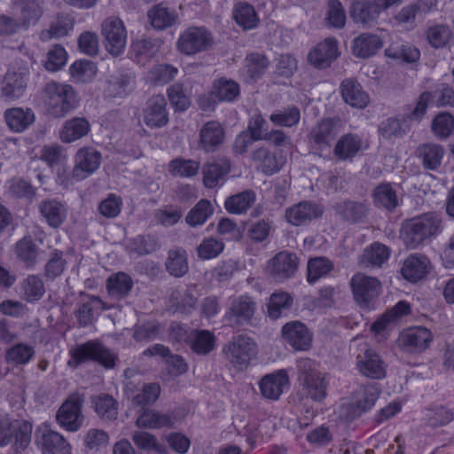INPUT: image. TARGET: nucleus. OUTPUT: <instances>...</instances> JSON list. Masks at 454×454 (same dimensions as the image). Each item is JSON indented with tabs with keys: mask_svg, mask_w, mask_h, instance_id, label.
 I'll list each match as a JSON object with an SVG mask.
<instances>
[{
	"mask_svg": "<svg viewBox=\"0 0 454 454\" xmlns=\"http://www.w3.org/2000/svg\"><path fill=\"white\" fill-rule=\"evenodd\" d=\"M47 112L56 118H63L78 105L77 94L67 83L49 82L43 90Z\"/></svg>",
	"mask_w": 454,
	"mask_h": 454,
	"instance_id": "1",
	"label": "nucleus"
},
{
	"mask_svg": "<svg viewBox=\"0 0 454 454\" xmlns=\"http://www.w3.org/2000/svg\"><path fill=\"white\" fill-rule=\"evenodd\" d=\"M441 231L440 216L435 213H427L410 220L403 227L402 237L405 246L414 249Z\"/></svg>",
	"mask_w": 454,
	"mask_h": 454,
	"instance_id": "2",
	"label": "nucleus"
},
{
	"mask_svg": "<svg viewBox=\"0 0 454 454\" xmlns=\"http://www.w3.org/2000/svg\"><path fill=\"white\" fill-rule=\"evenodd\" d=\"M297 371L307 396L316 402L323 401L326 396L328 381L317 370L316 363L309 358H301L297 361Z\"/></svg>",
	"mask_w": 454,
	"mask_h": 454,
	"instance_id": "3",
	"label": "nucleus"
},
{
	"mask_svg": "<svg viewBox=\"0 0 454 454\" xmlns=\"http://www.w3.org/2000/svg\"><path fill=\"white\" fill-rule=\"evenodd\" d=\"M70 355L71 360L68 364L74 366L87 361H95L110 369L114 366L116 359V356L98 340H89L77 345L70 350Z\"/></svg>",
	"mask_w": 454,
	"mask_h": 454,
	"instance_id": "4",
	"label": "nucleus"
},
{
	"mask_svg": "<svg viewBox=\"0 0 454 454\" xmlns=\"http://www.w3.org/2000/svg\"><path fill=\"white\" fill-rule=\"evenodd\" d=\"M349 287L356 303L360 308L371 307L381 293L380 281L362 272L354 274L349 280Z\"/></svg>",
	"mask_w": 454,
	"mask_h": 454,
	"instance_id": "5",
	"label": "nucleus"
},
{
	"mask_svg": "<svg viewBox=\"0 0 454 454\" xmlns=\"http://www.w3.org/2000/svg\"><path fill=\"white\" fill-rule=\"evenodd\" d=\"M32 424L25 420H12L5 417L0 419V447L14 440L17 450H25L31 442Z\"/></svg>",
	"mask_w": 454,
	"mask_h": 454,
	"instance_id": "6",
	"label": "nucleus"
},
{
	"mask_svg": "<svg viewBox=\"0 0 454 454\" xmlns=\"http://www.w3.org/2000/svg\"><path fill=\"white\" fill-rule=\"evenodd\" d=\"M376 384L360 386L353 394V401L341 406V414L348 420H353L370 411L380 395Z\"/></svg>",
	"mask_w": 454,
	"mask_h": 454,
	"instance_id": "7",
	"label": "nucleus"
},
{
	"mask_svg": "<svg viewBox=\"0 0 454 454\" xmlns=\"http://www.w3.org/2000/svg\"><path fill=\"white\" fill-rule=\"evenodd\" d=\"M214 43L212 34L205 27H190L178 37L177 50L185 55H194L207 51Z\"/></svg>",
	"mask_w": 454,
	"mask_h": 454,
	"instance_id": "8",
	"label": "nucleus"
},
{
	"mask_svg": "<svg viewBox=\"0 0 454 454\" xmlns=\"http://www.w3.org/2000/svg\"><path fill=\"white\" fill-rule=\"evenodd\" d=\"M83 403L82 395L79 393L71 394L57 411L56 419L59 425L70 432L79 430L83 422L82 413Z\"/></svg>",
	"mask_w": 454,
	"mask_h": 454,
	"instance_id": "9",
	"label": "nucleus"
},
{
	"mask_svg": "<svg viewBox=\"0 0 454 454\" xmlns=\"http://www.w3.org/2000/svg\"><path fill=\"white\" fill-rule=\"evenodd\" d=\"M101 32L106 50L112 55H120L127 43V31L122 20L118 17L106 18L101 25Z\"/></svg>",
	"mask_w": 454,
	"mask_h": 454,
	"instance_id": "10",
	"label": "nucleus"
},
{
	"mask_svg": "<svg viewBox=\"0 0 454 454\" xmlns=\"http://www.w3.org/2000/svg\"><path fill=\"white\" fill-rule=\"evenodd\" d=\"M356 360V368L362 375L373 380L385 378L386 363L367 344L361 345Z\"/></svg>",
	"mask_w": 454,
	"mask_h": 454,
	"instance_id": "11",
	"label": "nucleus"
},
{
	"mask_svg": "<svg viewBox=\"0 0 454 454\" xmlns=\"http://www.w3.org/2000/svg\"><path fill=\"white\" fill-rule=\"evenodd\" d=\"M341 129L338 118H325L318 122L310 131L309 142L318 151L329 150Z\"/></svg>",
	"mask_w": 454,
	"mask_h": 454,
	"instance_id": "12",
	"label": "nucleus"
},
{
	"mask_svg": "<svg viewBox=\"0 0 454 454\" xmlns=\"http://www.w3.org/2000/svg\"><path fill=\"white\" fill-rule=\"evenodd\" d=\"M102 154L92 146L80 148L74 155V167L72 176L82 181L95 173L101 165Z\"/></svg>",
	"mask_w": 454,
	"mask_h": 454,
	"instance_id": "13",
	"label": "nucleus"
},
{
	"mask_svg": "<svg viewBox=\"0 0 454 454\" xmlns=\"http://www.w3.org/2000/svg\"><path fill=\"white\" fill-rule=\"evenodd\" d=\"M227 360L234 366L247 367L255 354V343L250 337L240 334L223 348Z\"/></svg>",
	"mask_w": 454,
	"mask_h": 454,
	"instance_id": "14",
	"label": "nucleus"
},
{
	"mask_svg": "<svg viewBox=\"0 0 454 454\" xmlns=\"http://www.w3.org/2000/svg\"><path fill=\"white\" fill-rule=\"evenodd\" d=\"M299 258L295 253L281 251L268 262L267 270L277 281L292 278L298 270Z\"/></svg>",
	"mask_w": 454,
	"mask_h": 454,
	"instance_id": "15",
	"label": "nucleus"
},
{
	"mask_svg": "<svg viewBox=\"0 0 454 454\" xmlns=\"http://www.w3.org/2000/svg\"><path fill=\"white\" fill-rule=\"evenodd\" d=\"M323 213L324 208L319 204L303 200L288 207L285 210V218L293 226H303L320 217Z\"/></svg>",
	"mask_w": 454,
	"mask_h": 454,
	"instance_id": "16",
	"label": "nucleus"
},
{
	"mask_svg": "<svg viewBox=\"0 0 454 454\" xmlns=\"http://www.w3.org/2000/svg\"><path fill=\"white\" fill-rule=\"evenodd\" d=\"M255 310L254 301L247 295H240L232 300L224 317L231 325H246L251 323Z\"/></svg>",
	"mask_w": 454,
	"mask_h": 454,
	"instance_id": "17",
	"label": "nucleus"
},
{
	"mask_svg": "<svg viewBox=\"0 0 454 454\" xmlns=\"http://www.w3.org/2000/svg\"><path fill=\"white\" fill-rule=\"evenodd\" d=\"M35 442L43 454H72L71 445L66 439L47 426H43L36 430Z\"/></svg>",
	"mask_w": 454,
	"mask_h": 454,
	"instance_id": "18",
	"label": "nucleus"
},
{
	"mask_svg": "<svg viewBox=\"0 0 454 454\" xmlns=\"http://www.w3.org/2000/svg\"><path fill=\"white\" fill-rule=\"evenodd\" d=\"M37 208L42 219L53 229L60 227L67 217V206L56 198H47L41 200Z\"/></svg>",
	"mask_w": 454,
	"mask_h": 454,
	"instance_id": "19",
	"label": "nucleus"
},
{
	"mask_svg": "<svg viewBox=\"0 0 454 454\" xmlns=\"http://www.w3.org/2000/svg\"><path fill=\"white\" fill-rule=\"evenodd\" d=\"M144 122L149 128H161L168 122L167 100L163 95L158 94L151 97L144 110Z\"/></svg>",
	"mask_w": 454,
	"mask_h": 454,
	"instance_id": "20",
	"label": "nucleus"
},
{
	"mask_svg": "<svg viewBox=\"0 0 454 454\" xmlns=\"http://www.w3.org/2000/svg\"><path fill=\"white\" fill-rule=\"evenodd\" d=\"M225 131L217 121H209L200 129L199 133V148L206 153L215 152L224 142Z\"/></svg>",
	"mask_w": 454,
	"mask_h": 454,
	"instance_id": "21",
	"label": "nucleus"
},
{
	"mask_svg": "<svg viewBox=\"0 0 454 454\" xmlns=\"http://www.w3.org/2000/svg\"><path fill=\"white\" fill-rule=\"evenodd\" d=\"M431 341V332L423 326L409 328L399 336L400 346L409 352L424 351L429 347Z\"/></svg>",
	"mask_w": 454,
	"mask_h": 454,
	"instance_id": "22",
	"label": "nucleus"
},
{
	"mask_svg": "<svg viewBox=\"0 0 454 454\" xmlns=\"http://www.w3.org/2000/svg\"><path fill=\"white\" fill-rule=\"evenodd\" d=\"M338 43L334 38H327L317 43L308 54V61L317 68L323 69L338 57Z\"/></svg>",
	"mask_w": 454,
	"mask_h": 454,
	"instance_id": "23",
	"label": "nucleus"
},
{
	"mask_svg": "<svg viewBox=\"0 0 454 454\" xmlns=\"http://www.w3.org/2000/svg\"><path fill=\"white\" fill-rule=\"evenodd\" d=\"M29 71L27 67L20 68L18 71L9 70L5 74L2 93L9 100L20 98L25 92Z\"/></svg>",
	"mask_w": 454,
	"mask_h": 454,
	"instance_id": "24",
	"label": "nucleus"
},
{
	"mask_svg": "<svg viewBox=\"0 0 454 454\" xmlns=\"http://www.w3.org/2000/svg\"><path fill=\"white\" fill-rule=\"evenodd\" d=\"M289 378L285 370H278L265 375L260 382V390L263 397L278 400L284 390L288 387Z\"/></svg>",
	"mask_w": 454,
	"mask_h": 454,
	"instance_id": "25",
	"label": "nucleus"
},
{
	"mask_svg": "<svg viewBox=\"0 0 454 454\" xmlns=\"http://www.w3.org/2000/svg\"><path fill=\"white\" fill-rule=\"evenodd\" d=\"M230 170V161L225 158H219L204 164L202 167L204 185L210 189L222 185L225 182Z\"/></svg>",
	"mask_w": 454,
	"mask_h": 454,
	"instance_id": "26",
	"label": "nucleus"
},
{
	"mask_svg": "<svg viewBox=\"0 0 454 454\" xmlns=\"http://www.w3.org/2000/svg\"><path fill=\"white\" fill-rule=\"evenodd\" d=\"M282 335L295 350H306L310 347L311 335L305 325L299 321L286 324Z\"/></svg>",
	"mask_w": 454,
	"mask_h": 454,
	"instance_id": "27",
	"label": "nucleus"
},
{
	"mask_svg": "<svg viewBox=\"0 0 454 454\" xmlns=\"http://www.w3.org/2000/svg\"><path fill=\"white\" fill-rule=\"evenodd\" d=\"M430 261L422 254H412L405 259L402 267V275L411 282L424 278L430 270Z\"/></svg>",
	"mask_w": 454,
	"mask_h": 454,
	"instance_id": "28",
	"label": "nucleus"
},
{
	"mask_svg": "<svg viewBox=\"0 0 454 454\" xmlns=\"http://www.w3.org/2000/svg\"><path fill=\"white\" fill-rule=\"evenodd\" d=\"M340 90L345 103L352 107L364 108L369 102L368 94L363 90L361 84L354 79L347 78L343 80Z\"/></svg>",
	"mask_w": 454,
	"mask_h": 454,
	"instance_id": "29",
	"label": "nucleus"
},
{
	"mask_svg": "<svg viewBox=\"0 0 454 454\" xmlns=\"http://www.w3.org/2000/svg\"><path fill=\"white\" fill-rule=\"evenodd\" d=\"M380 13L379 5L375 2L356 1L350 8V16L354 22L364 27L372 26Z\"/></svg>",
	"mask_w": 454,
	"mask_h": 454,
	"instance_id": "30",
	"label": "nucleus"
},
{
	"mask_svg": "<svg viewBox=\"0 0 454 454\" xmlns=\"http://www.w3.org/2000/svg\"><path fill=\"white\" fill-rule=\"evenodd\" d=\"M445 150L442 145L435 143H424L416 150V155L426 169L435 170L442 161Z\"/></svg>",
	"mask_w": 454,
	"mask_h": 454,
	"instance_id": "31",
	"label": "nucleus"
},
{
	"mask_svg": "<svg viewBox=\"0 0 454 454\" xmlns=\"http://www.w3.org/2000/svg\"><path fill=\"white\" fill-rule=\"evenodd\" d=\"M90 130V124L85 118L74 117L66 121L59 132L63 143L70 144L87 136Z\"/></svg>",
	"mask_w": 454,
	"mask_h": 454,
	"instance_id": "32",
	"label": "nucleus"
},
{
	"mask_svg": "<svg viewBox=\"0 0 454 454\" xmlns=\"http://www.w3.org/2000/svg\"><path fill=\"white\" fill-rule=\"evenodd\" d=\"M383 46L380 37L374 34L364 33L353 41L352 52L361 59L373 56Z\"/></svg>",
	"mask_w": 454,
	"mask_h": 454,
	"instance_id": "33",
	"label": "nucleus"
},
{
	"mask_svg": "<svg viewBox=\"0 0 454 454\" xmlns=\"http://www.w3.org/2000/svg\"><path fill=\"white\" fill-rule=\"evenodd\" d=\"M176 417L169 412L161 413L154 410H144L137 419L138 427L161 428L170 427L176 423Z\"/></svg>",
	"mask_w": 454,
	"mask_h": 454,
	"instance_id": "34",
	"label": "nucleus"
},
{
	"mask_svg": "<svg viewBox=\"0 0 454 454\" xmlns=\"http://www.w3.org/2000/svg\"><path fill=\"white\" fill-rule=\"evenodd\" d=\"M148 19L153 28L164 30L177 22L178 15L175 10L159 4L148 11Z\"/></svg>",
	"mask_w": 454,
	"mask_h": 454,
	"instance_id": "35",
	"label": "nucleus"
},
{
	"mask_svg": "<svg viewBox=\"0 0 454 454\" xmlns=\"http://www.w3.org/2000/svg\"><path fill=\"white\" fill-rule=\"evenodd\" d=\"M6 123L10 129L15 132H22L35 121V114L29 109L12 108L4 113Z\"/></svg>",
	"mask_w": 454,
	"mask_h": 454,
	"instance_id": "36",
	"label": "nucleus"
},
{
	"mask_svg": "<svg viewBox=\"0 0 454 454\" xmlns=\"http://www.w3.org/2000/svg\"><path fill=\"white\" fill-rule=\"evenodd\" d=\"M390 250L385 245L374 242L367 247L360 257L359 263L364 267H380L389 257Z\"/></svg>",
	"mask_w": 454,
	"mask_h": 454,
	"instance_id": "37",
	"label": "nucleus"
},
{
	"mask_svg": "<svg viewBox=\"0 0 454 454\" xmlns=\"http://www.w3.org/2000/svg\"><path fill=\"white\" fill-rule=\"evenodd\" d=\"M162 44L160 39L143 38L137 40L131 45L137 61L145 65L159 52Z\"/></svg>",
	"mask_w": 454,
	"mask_h": 454,
	"instance_id": "38",
	"label": "nucleus"
},
{
	"mask_svg": "<svg viewBox=\"0 0 454 454\" xmlns=\"http://www.w3.org/2000/svg\"><path fill=\"white\" fill-rule=\"evenodd\" d=\"M169 303L175 312L190 314L196 308L197 297L191 288L172 292Z\"/></svg>",
	"mask_w": 454,
	"mask_h": 454,
	"instance_id": "39",
	"label": "nucleus"
},
{
	"mask_svg": "<svg viewBox=\"0 0 454 454\" xmlns=\"http://www.w3.org/2000/svg\"><path fill=\"white\" fill-rule=\"evenodd\" d=\"M166 270L176 278H181L188 272V255L184 248L177 247L168 251Z\"/></svg>",
	"mask_w": 454,
	"mask_h": 454,
	"instance_id": "40",
	"label": "nucleus"
},
{
	"mask_svg": "<svg viewBox=\"0 0 454 454\" xmlns=\"http://www.w3.org/2000/svg\"><path fill=\"white\" fill-rule=\"evenodd\" d=\"M362 141L357 135L342 136L335 145L334 155L341 160L353 158L361 149Z\"/></svg>",
	"mask_w": 454,
	"mask_h": 454,
	"instance_id": "41",
	"label": "nucleus"
},
{
	"mask_svg": "<svg viewBox=\"0 0 454 454\" xmlns=\"http://www.w3.org/2000/svg\"><path fill=\"white\" fill-rule=\"evenodd\" d=\"M103 309V302L97 296H89L76 310L75 316L80 326L92 324L96 314Z\"/></svg>",
	"mask_w": 454,
	"mask_h": 454,
	"instance_id": "42",
	"label": "nucleus"
},
{
	"mask_svg": "<svg viewBox=\"0 0 454 454\" xmlns=\"http://www.w3.org/2000/svg\"><path fill=\"white\" fill-rule=\"evenodd\" d=\"M74 20L67 14L58 15L55 21L52 22L49 29H44L40 33V39L43 42L51 39H59L67 35L73 29Z\"/></svg>",
	"mask_w": 454,
	"mask_h": 454,
	"instance_id": "43",
	"label": "nucleus"
},
{
	"mask_svg": "<svg viewBox=\"0 0 454 454\" xmlns=\"http://www.w3.org/2000/svg\"><path fill=\"white\" fill-rule=\"evenodd\" d=\"M135 445L144 451H154L157 454H168V448L160 442L155 435L145 431H136L132 434Z\"/></svg>",
	"mask_w": 454,
	"mask_h": 454,
	"instance_id": "44",
	"label": "nucleus"
},
{
	"mask_svg": "<svg viewBox=\"0 0 454 454\" xmlns=\"http://www.w3.org/2000/svg\"><path fill=\"white\" fill-rule=\"evenodd\" d=\"M215 336L207 330H197L189 335V342L193 352L207 355L215 348Z\"/></svg>",
	"mask_w": 454,
	"mask_h": 454,
	"instance_id": "45",
	"label": "nucleus"
},
{
	"mask_svg": "<svg viewBox=\"0 0 454 454\" xmlns=\"http://www.w3.org/2000/svg\"><path fill=\"white\" fill-rule=\"evenodd\" d=\"M255 201V193L252 190H246L238 194L229 197L225 200V208L232 214H242L247 212L248 208Z\"/></svg>",
	"mask_w": 454,
	"mask_h": 454,
	"instance_id": "46",
	"label": "nucleus"
},
{
	"mask_svg": "<svg viewBox=\"0 0 454 454\" xmlns=\"http://www.w3.org/2000/svg\"><path fill=\"white\" fill-rule=\"evenodd\" d=\"M92 403L97 414L104 420H114L118 414V403L109 395H99L93 397Z\"/></svg>",
	"mask_w": 454,
	"mask_h": 454,
	"instance_id": "47",
	"label": "nucleus"
},
{
	"mask_svg": "<svg viewBox=\"0 0 454 454\" xmlns=\"http://www.w3.org/2000/svg\"><path fill=\"white\" fill-rule=\"evenodd\" d=\"M233 16L238 25L246 30L254 28L259 23L254 8L247 3L237 4Z\"/></svg>",
	"mask_w": 454,
	"mask_h": 454,
	"instance_id": "48",
	"label": "nucleus"
},
{
	"mask_svg": "<svg viewBox=\"0 0 454 454\" xmlns=\"http://www.w3.org/2000/svg\"><path fill=\"white\" fill-rule=\"evenodd\" d=\"M20 289L23 298L28 302L40 300L45 293L44 285L37 275H28L23 279Z\"/></svg>",
	"mask_w": 454,
	"mask_h": 454,
	"instance_id": "49",
	"label": "nucleus"
},
{
	"mask_svg": "<svg viewBox=\"0 0 454 454\" xmlns=\"http://www.w3.org/2000/svg\"><path fill=\"white\" fill-rule=\"evenodd\" d=\"M254 160L258 162L259 168L267 175L279 171L283 166V160L270 153L267 148H259L253 153Z\"/></svg>",
	"mask_w": 454,
	"mask_h": 454,
	"instance_id": "50",
	"label": "nucleus"
},
{
	"mask_svg": "<svg viewBox=\"0 0 454 454\" xmlns=\"http://www.w3.org/2000/svg\"><path fill=\"white\" fill-rule=\"evenodd\" d=\"M33 346L26 343H17L7 349L5 358L7 363L13 365L27 364L35 356Z\"/></svg>",
	"mask_w": 454,
	"mask_h": 454,
	"instance_id": "51",
	"label": "nucleus"
},
{
	"mask_svg": "<svg viewBox=\"0 0 454 454\" xmlns=\"http://www.w3.org/2000/svg\"><path fill=\"white\" fill-rule=\"evenodd\" d=\"M177 73V68L170 64H155L148 70L147 80L154 84L162 85L172 81Z\"/></svg>",
	"mask_w": 454,
	"mask_h": 454,
	"instance_id": "52",
	"label": "nucleus"
},
{
	"mask_svg": "<svg viewBox=\"0 0 454 454\" xmlns=\"http://www.w3.org/2000/svg\"><path fill=\"white\" fill-rule=\"evenodd\" d=\"M375 205L388 210L394 209L398 205L395 191L389 184H380L373 191Z\"/></svg>",
	"mask_w": 454,
	"mask_h": 454,
	"instance_id": "53",
	"label": "nucleus"
},
{
	"mask_svg": "<svg viewBox=\"0 0 454 454\" xmlns=\"http://www.w3.org/2000/svg\"><path fill=\"white\" fill-rule=\"evenodd\" d=\"M410 129V126L407 123L406 119H395V118H388L386 121H382L380 128L379 132L381 137L386 139H392L395 137H402L404 136Z\"/></svg>",
	"mask_w": 454,
	"mask_h": 454,
	"instance_id": "54",
	"label": "nucleus"
},
{
	"mask_svg": "<svg viewBox=\"0 0 454 454\" xmlns=\"http://www.w3.org/2000/svg\"><path fill=\"white\" fill-rule=\"evenodd\" d=\"M239 92V85L232 80L221 78L214 82L213 95L219 101H234Z\"/></svg>",
	"mask_w": 454,
	"mask_h": 454,
	"instance_id": "55",
	"label": "nucleus"
},
{
	"mask_svg": "<svg viewBox=\"0 0 454 454\" xmlns=\"http://www.w3.org/2000/svg\"><path fill=\"white\" fill-rule=\"evenodd\" d=\"M15 4L20 9V22L23 27L35 23L42 14L39 0H18Z\"/></svg>",
	"mask_w": 454,
	"mask_h": 454,
	"instance_id": "56",
	"label": "nucleus"
},
{
	"mask_svg": "<svg viewBox=\"0 0 454 454\" xmlns=\"http://www.w3.org/2000/svg\"><path fill=\"white\" fill-rule=\"evenodd\" d=\"M133 282L131 278L123 272H118L107 280L108 292L112 296L121 298L126 296L131 290Z\"/></svg>",
	"mask_w": 454,
	"mask_h": 454,
	"instance_id": "57",
	"label": "nucleus"
},
{
	"mask_svg": "<svg viewBox=\"0 0 454 454\" xmlns=\"http://www.w3.org/2000/svg\"><path fill=\"white\" fill-rule=\"evenodd\" d=\"M200 163L194 160H186L184 158H176L169 162V172L176 176L192 177L200 170Z\"/></svg>",
	"mask_w": 454,
	"mask_h": 454,
	"instance_id": "58",
	"label": "nucleus"
},
{
	"mask_svg": "<svg viewBox=\"0 0 454 454\" xmlns=\"http://www.w3.org/2000/svg\"><path fill=\"white\" fill-rule=\"evenodd\" d=\"M333 269V262L325 257H315L308 262L307 278L309 283H314L319 278L327 276Z\"/></svg>",
	"mask_w": 454,
	"mask_h": 454,
	"instance_id": "59",
	"label": "nucleus"
},
{
	"mask_svg": "<svg viewBox=\"0 0 454 454\" xmlns=\"http://www.w3.org/2000/svg\"><path fill=\"white\" fill-rule=\"evenodd\" d=\"M214 208L210 201L200 200L186 215V223L192 227L202 225L213 214Z\"/></svg>",
	"mask_w": 454,
	"mask_h": 454,
	"instance_id": "60",
	"label": "nucleus"
},
{
	"mask_svg": "<svg viewBox=\"0 0 454 454\" xmlns=\"http://www.w3.org/2000/svg\"><path fill=\"white\" fill-rule=\"evenodd\" d=\"M69 70L71 77L75 82L83 83L91 82L97 74L95 64L90 60L75 61Z\"/></svg>",
	"mask_w": 454,
	"mask_h": 454,
	"instance_id": "61",
	"label": "nucleus"
},
{
	"mask_svg": "<svg viewBox=\"0 0 454 454\" xmlns=\"http://www.w3.org/2000/svg\"><path fill=\"white\" fill-rule=\"evenodd\" d=\"M293 303L292 297L286 293H274L268 303V316L272 319L278 318Z\"/></svg>",
	"mask_w": 454,
	"mask_h": 454,
	"instance_id": "62",
	"label": "nucleus"
},
{
	"mask_svg": "<svg viewBox=\"0 0 454 454\" xmlns=\"http://www.w3.org/2000/svg\"><path fill=\"white\" fill-rule=\"evenodd\" d=\"M427 423L434 427L445 426L454 419V413L450 409L442 405L427 409L425 414Z\"/></svg>",
	"mask_w": 454,
	"mask_h": 454,
	"instance_id": "63",
	"label": "nucleus"
},
{
	"mask_svg": "<svg viewBox=\"0 0 454 454\" xmlns=\"http://www.w3.org/2000/svg\"><path fill=\"white\" fill-rule=\"evenodd\" d=\"M15 252L22 262L32 266L36 262L38 247L30 238H24L16 244Z\"/></svg>",
	"mask_w": 454,
	"mask_h": 454,
	"instance_id": "64",
	"label": "nucleus"
}]
</instances>
